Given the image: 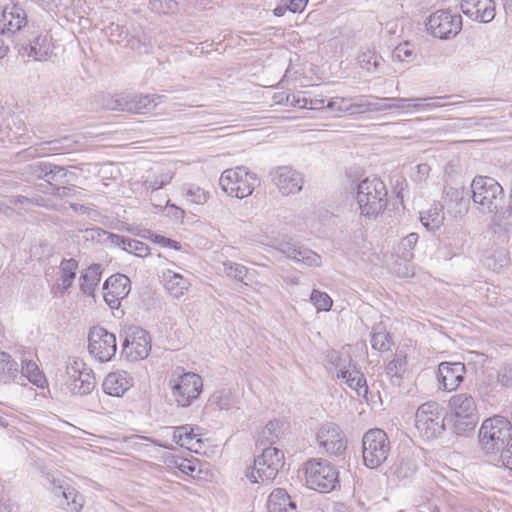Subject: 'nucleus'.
Masks as SVG:
<instances>
[{
  "mask_svg": "<svg viewBox=\"0 0 512 512\" xmlns=\"http://www.w3.org/2000/svg\"><path fill=\"white\" fill-rule=\"evenodd\" d=\"M472 200L479 213L492 215L490 228L495 234L505 235L512 229V221H505V194L493 178L476 176L471 183Z\"/></svg>",
  "mask_w": 512,
  "mask_h": 512,
  "instance_id": "nucleus-1",
  "label": "nucleus"
},
{
  "mask_svg": "<svg viewBox=\"0 0 512 512\" xmlns=\"http://www.w3.org/2000/svg\"><path fill=\"white\" fill-rule=\"evenodd\" d=\"M355 190V200L361 216L375 218L386 209L388 192L380 178L366 177L356 184Z\"/></svg>",
  "mask_w": 512,
  "mask_h": 512,
  "instance_id": "nucleus-2",
  "label": "nucleus"
},
{
  "mask_svg": "<svg viewBox=\"0 0 512 512\" xmlns=\"http://www.w3.org/2000/svg\"><path fill=\"white\" fill-rule=\"evenodd\" d=\"M512 438V424L503 416L486 419L479 431V442L486 454H495Z\"/></svg>",
  "mask_w": 512,
  "mask_h": 512,
  "instance_id": "nucleus-3",
  "label": "nucleus"
},
{
  "mask_svg": "<svg viewBox=\"0 0 512 512\" xmlns=\"http://www.w3.org/2000/svg\"><path fill=\"white\" fill-rule=\"evenodd\" d=\"M391 445L386 432L380 428L366 431L362 437L363 463L370 469L380 467L388 459Z\"/></svg>",
  "mask_w": 512,
  "mask_h": 512,
  "instance_id": "nucleus-4",
  "label": "nucleus"
},
{
  "mask_svg": "<svg viewBox=\"0 0 512 512\" xmlns=\"http://www.w3.org/2000/svg\"><path fill=\"white\" fill-rule=\"evenodd\" d=\"M219 185L231 197L243 199L250 196L259 179L255 173L248 171L244 166L226 169L220 176Z\"/></svg>",
  "mask_w": 512,
  "mask_h": 512,
  "instance_id": "nucleus-5",
  "label": "nucleus"
},
{
  "mask_svg": "<svg viewBox=\"0 0 512 512\" xmlns=\"http://www.w3.org/2000/svg\"><path fill=\"white\" fill-rule=\"evenodd\" d=\"M337 469L327 460L311 459L305 463V479L310 489L328 493L339 485Z\"/></svg>",
  "mask_w": 512,
  "mask_h": 512,
  "instance_id": "nucleus-6",
  "label": "nucleus"
},
{
  "mask_svg": "<svg viewBox=\"0 0 512 512\" xmlns=\"http://www.w3.org/2000/svg\"><path fill=\"white\" fill-rule=\"evenodd\" d=\"M284 454L281 450L268 446L254 459L252 469L246 473L252 483H270L283 465Z\"/></svg>",
  "mask_w": 512,
  "mask_h": 512,
  "instance_id": "nucleus-7",
  "label": "nucleus"
},
{
  "mask_svg": "<svg viewBox=\"0 0 512 512\" xmlns=\"http://www.w3.org/2000/svg\"><path fill=\"white\" fill-rule=\"evenodd\" d=\"M445 411L435 401L423 403L416 411L415 426L422 437L434 439L445 430Z\"/></svg>",
  "mask_w": 512,
  "mask_h": 512,
  "instance_id": "nucleus-8",
  "label": "nucleus"
},
{
  "mask_svg": "<svg viewBox=\"0 0 512 512\" xmlns=\"http://www.w3.org/2000/svg\"><path fill=\"white\" fill-rule=\"evenodd\" d=\"M67 389L74 395H87L95 388L94 373L87 364L79 358H69L66 362Z\"/></svg>",
  "mask_w": 512,
  "mask_h": 512,
  "instance_id": "nucleus-9",
  "label": "nucleus"
},
{
  "mask_svg": "<svg viewBox=\"0 0 512 512\" xmlns=\"http://www.w3.org/2000/svg\"><path fill=\"white\" fill-rule=\"evenodd\" d=\"M171 395L177 407H189L203 389V380L194 372H185L169 381Z\"/></svg>",
  "mask_w": 512,
  "mask_h": 512,
  "instance_id": "nucleus-10",
  "label": "nucleus"
},
{
  "mask_svg": "<svg viewBox=\"0 0 512 512\" xmlns=\"http://www.w3.org/2000/svg\"><path fill=\"white\" fill-rule=\"evenodd\" d=\"M86 239L96 240L101 243L110 244L119 247L122 250L137 257H147L150 254V248L145 243L131 239L122 235L108 232L102 228H91L85 230Z\"/></svg>",
  "mask_w": 512,
  "mask_h": 512,
  "instance_id": "nucleus-11",
  "label": "nucleus"
},
{
  "mask_svg": "<svg viewBox=\"0 0 512 512\" xmlns=\"http://www.w3.org/2000/svg\"><path fill=\"white\" fill-rule=\"evenodd\" d=\"M462 17L450 9H440L432 13L426 27L431 35L439 39H450L458 35L462 29Z\"/></svg>",
  "mask_w": 512,
  "mask_h": 512,
  "instance_id": "nucleus-12",
  "label": "nucleus"
},
{
  "mask_svg": "<svg viewBox=\"0 0 512 512\" xmlns=\"http://www.w3.org/2000/svg\"><path fill=\"white\" fill-rule=\"evenodd\" d=\"M89 353L99 362L110 361L116 354V336L101 326H94L88 335Z\"/></svg>",
  "mask_w": 512,
  "mask_h": 512,
  "instance_id": "nucleus-13",
  "label": "nucleus"
},
{
  "mask_svg": "<svg viewBox=\"0 0 512 512\" xmlns=\"http://www.w3.org/2000/svg\"><path fill=\"white\" fill-rule=\"evenodd\" d=\"M316 441L320 448L333 456L341 455L347 448V440L338 424L326 421L316 433Z\"/></svg>",
  "mask_w": 512,
  "mask_h": 512,
  "instance_id": "nucleus-14",
  "label": "nucleus"
},
{
  "mask_svg": "<svg viewBox=\"0 0 512 512\" xmlns=\"http://www.w3.org/2000/svg\"><path fill=\"white\" fill-rule=\"evenodd\" d=\"M337 368V378L345 380V383L356 391L358 396L365 397L368 394V386L364 374L357 369V365L352 363L351 358H338V361H332Z\"/></svg>",
  "mask_w": 512,
  "mask_h": 512,
  "instance_id": "nucleus-15",
  "label": "nucleus"
},
{
  "mask_svg": "<svg viewBox=\"0 0 512 512\" xmlns=\"http://www.w3.org/2000/svg\"><path fill=\"white\" fill-rule=\"evenodd\" d=\"M151 351V338L142 328L130 330L123 343V353L130 361L145 359Z\"/></svg>",
  "mask_w": 512,
  "mask_h": 512,
  "instance_id": "nucleus-16",
  "label": "nucleus"
},
{
  "mask_svg": "<svg viewBox=\"0 0 512 512\" xmlns=\"http://www.w3.org/2000/svg\"><path fill=\"white\" fill-rule=\"evenodd\" d=\"M272 183L279 192L288 196L301 191L304 180L302 174L290 166H280L270 172Z\"/></svg>",
  "mask_w": 512,
  "mask_h": 512,
  "instance_id": "nucleus-17",
  "label": "nucleus"
},
{
  "mask_svg": "<svg viewBox=\"0 0 512 512\" xmlns=\"http://www.w3.org/2000/svg\"><path fill=\"white\" fill-rule=\"evenodd\" d=\"M103 290L106 304L111 309H118L121 306V301L131 291V281L126 275L117 273L106 279Z\"/></svg>",
  "mask_w": 512,
  "mask_h": 512,
  "instance_id": "nucleus-18",
  "label": "nucleus"
},
{
  "mask_svg": "<svg viewBox=\"0 0 512 512\" xmlns=\"http://www.w3.org/2000/svg\"><path fill=\"white\" fill-rule=\"evenodd\" d=\"M54 50L52 36L44 31L33 37L29 43L21 45L18 52L22 57H28L34 61H46Z\"/></svg>",
  "mask_w": 512,
  "mask_h": 512,
  "instance_id": "nucleus-19",
  "label": "nucleus"
},
{
  "mask_svg": "<svg viewBox=\"0 0 512 512\" xmlns=\"http://www.w3.org/2000/svg\"><path fill=\"white\" fill-rule=\"evenodd\" d=\"M276 249L287 258L301 262L308 267H320L322 257L313 250L292 241H279Z\"/></svg>",
  "mask_w": 512,
  "mask_h": 512,
  "instance_id": "nucleus-20",
  "label": "nucleus"
},
{
  "mask_svg": "<svg viewBox=\"0 0 512 512\" xmlns=\"http://www.w3.org/2000/svg\"><path fill=\"white\" fill-rule=\"evenodd\" d=\"M465 365L461 362H442L438 367V380L440 388L445 391L455 390L464 380Z\"/></svg>",
  "mask_w": 512,
  "mask_h": 512,
  "instance_id": "nucleus-21",
  "label": "nucleus"
},
{
  "mask_svg": "<svg viewBox=\"0 0 512 512\" xmlns=\"http://www.w3.org/2000/svg\"><path fill=\"white\" fill-rule=\"evenodd\" d=\"M461 10L470 19L481 23H489L495 17L493 0H462Z\"/></svg>",
  "mask_w": 512,
  "mask_h": 512,
  "instance_id": "nucleus-22",
  "label": "nucleus"
},
{
  "mask_svg": "<svg viewBox=\"0 0 512 512\" xmlns=\"http://www.w3.org/2000/svg\"><path fill=\"white\" fill-rule=\"evenodd\" d=\"M449 406L457 418L466 419L467 425H474L476 421V404L474 398L467 393L452 396Z\"/></svg>",
  "mask_w": 512,
  "mask_h": 512,
  "instance_id": "nucleus-23",
  "label": "nucleus"
},
{
  "mask_svg": "<svg viewBox=\"0 0 512 512\" xmlns=\"http://www.w3.org/2000/svg\"><path fill=\"white\" fill-rule=\"evenodd\" d=\"M78 269V261L74 258L63 259L59 265V276L52 286L55 296H62L73 284Z\"/></svg>",
  "mask_w": 512,
  "mask_h": 512,
  "instance_id": "nucleus-24",
  "label": "nucleus"
},
{
  "mask_svg": "<svg viewBox=\"0 0 512 512\" xmlns=\"http://www.w3.org/2000/svg\"><path fill=\"white\" fill-rule=\"evenodd\" d=\"M27 23V15L25 11L15 5H5L2 10V35L14 34L24 27Z\"/></svg>",
  "mask_w": 512,
  "mask_h": 512,
  "instance_id": "nucleus-25",
  "label": "nucleus"
},
{
  "mask_svg": "<svg viewBox=\"0 0 512 512\" xmlns=\"http://www.w3.org/2000/svg\"><path fill=\"white\" fill-rule=\"evenodd\" d=\"M161 98L159 95H126L125 111L136 114L150 112L159 104Z\"/></svg>",
  "mask_w": 512,
  "mask_h": 512,
  "instance_id": "nucleus-26",
  "label": "nucleus"
},
{
  "mask_svg": "<svg viewBox=\"0 0 512 512\" xmlns=\"http://www.w3.org/2000/svg\"><path fill=\"white\" fill-rule=\"evenodd\" d=\"M132 386L125 372L109 373L102 384L103 391L111 396L120 397Z\"/></svg>",
  "mask_w": 512,
  "mask_h": 512,
  "instance_id": "nucleus-27",
  "label": "nucleus"
},
{
  "mask_svg": "<svg viewBox=\"0 0 512 512\" xmlns=\"http://www.w3.org/2000/svg\"><path fill=\"white\" fill-rule=\"evenodd\" d=\"M268 512H298L297 504L294 502L288 493L282 489L277 488L272 491L267 500Z\"/></svg>",
  "mask_w": 512,
  "mask_h": 512,
  "instance_id": "nucleus-28",
  "label": "nucleus"
},
{
  "mask_svg": "<svg viewBox=\"0 0 512 512\" xmlns=\"http://www.w3.org/2000/svg\"><path fill=\"white\" fill-rule=\"evenodd\" d=\"M173 440L179 446L195 453L199 452L202 444V440L199 438V435L194 433V429L189 425L174 428Z\"/></svg>",
  "mask_w": 512,
  "mask_h": 512,
  "instance_id": "nucleus-29",
  "label": "nucleus"
},
{
  "mask_svg": "<svg viewBox=\"0 0 512 512\" xmlns=\"http://www.w3.org/2000/svg\"><path fill=\"white\" fill-rule=\"evenodd\" d=\"M19 360L21 361V372L19 376V383L23 384V381L27 379L34 385L38 387H43V384L45 382V376L40 371L37 364L33 361H28L24 357V351L22 349H19Z\"/></svg>",
  "mask_w": 512,
  "mask_h": 512,
  "instance_id": "nucleus-30",
  "label": "nucleus"
},
{
  "mask_svg": "<svg viewBox=\"0 0 512 512\" xmlns=\"http://www.w3.org/2000/svg\"><path fill=\"white\" fill-rule=\"evenodd\" d=\"M101 276V265L96 263L90 265L79 277L80 290L88 296H94L95 289L101 280Z\"/></svg>",
  "mask_w": 512,
  "mask_h": 512,
  "instance_id": "nucleus-31",
  "label": "nucleus"
},
{
  "mask_svg": "<svg viewBox=\"0 0 512 512\" xmlns=\"http://www.w3.org/2000/svg\"><path fill=\"white\" fill-rule=\"evenodd\" d=\"M57 489L65 500L68 512H80L84 506V497L72 486L58 484Z\"/></svg>",
  "mask_w": 512,
  "mask_h": 512,
  "instance_id": "nucleus-32",
  "label": "nucleus"
},
{
  "mask_svg": "<svg viewBox=\"0 0 512 512\" xmlns=\"http://www.w3.org/2000/svg\"><path fill=\"white\" fill-rule=\"evenodd\" d=\"M63 142H70L68 137H64L59 140L41 142L33 147L26 150L29 157H38L48 155L50 152H56L62 149H71V144L60 145Z\"/></svg>",
  "mask_w": 512,
  "mask_h": 512,
  "instance_id": "nucleus-33",
  "label": "nucleus"
},
{
  "mask_svg": "<svg viewBox=\"0 0 512 512\" xmlns=\"http://www.w3.org/2000/svg\"><path fill=\"white\" fill-rule=\"evenodd\" d=\"M190 282L178 273L168 271L165 275V287L168 292L175 298H179L184 295L185 291L188 290Z\"/></svg>",
  "mask_w": 512,
  "mask_h": 512,
  "instance_id": "nucleus-34",
  "label": "nucleus"
},
{
  "mask_svg": "<svg viewBox=\"0 0 512 512\" xmlns=\"http://www.w3.org/2000/svg\"><path fill=\"white\" fill-rule=\"evenodd\" d=\"M356 60L362 69L368 73H375L378 71L382 57L374 49L367 48L358 53Z\"/></svg>",
  "mask_w": 512,
  "mask_h": 512,
  "instance_id": "nucleus-35",
  "label": "nucleus"
},
{
  "mask_svg": "<svg viewBox=\"0 0 512 512\" xmlns=\"http://www.w3.org/2000/svg\"><path fill=\"white\" fill-rule=\"evenodd\" d=\"M282 427L283 423L278 420L269 421L259 433L257 442L262 446L267 444L271 446L280 438Z\"/></svg>",
  "mask_w": 512,
  "mask_h": 512,
  "instance_id": "nucleus-36",
  "label": "nucleus"
},
{
  "mask_svg": "<svg viewBox=\"0 0 512 512\" xmlns=\"http://www.w3.org/2000/svg\"><path fill=\"white\" fill-rule=\"evenodd\" d=\"M18 351L19 349L14 352V356L8 352L2 351V374L10 380H15L19 383L21 365H19L16 360L17 358L19 359Z\"/></svg>",
  "mask_w": 512,
  "mask_h": 512,
  "instance_id": "nucleus-37",
  "label": "nucleus"
},
{
  "mask_svg": "<svg viewBox=\"0 0 512 512\" xmlns=\"http://www.w3.org/2000/svg\"><path fill=\"white\" fill-rule=\"evenodd\" d=\"M371 346L378 351H387L391 346V337L381 324L375 326L371 333Z\"/></svg>",
  "mask_w": 512,
  "mask_h": 512,
  "instance_id": "nucleus-38",
  "label": "nucleus"
},
{
  "mask_svg": "<svg viewBox=\"0 0 512 512\" xmlns=\"http://www.w3.org/2000/svg\"><path fill=\"white\" fill-rule=\"evenodd\" d=\"M223 267L225 275L229 278H233L239 282L244 283L245 285L248 284L245 281L246 279L251 280L248 268L242 264L226 261L223 263Z\"/></svg>",
  "mask_w": 512,
  "mask_h": 512,
  "instance_id": "nucleus-39",
  "label": "nucleus"
},
{
  "mask_svg": "<svg viewBox=\"0 0 512 512\" xmlns=\"http://www.w3.org/2000/svg\"><path fill=\"white\" fill-rule=\"evenodd\" d=\"M183 190L184 196L187 199V201L197 205L205 204L210 198L209 191H206L205 189L197 185H187L186 187L183 188Z\"/></svg>",
  "mask_w": 512,
  "mask_h": 512,
  "instance_id": "nucleus-40",
  "label": "nucleus"
},
{
  "mask_svg": "<svg viewBox=\"0 0 512 512\" xmlns=\"http://www.w3.org/2000/svg\"><path fill=\"white\" fill-rule=\"evenodd\" d=\"M510 258L504 249L496 250L485 260V266L492 271L499 272L502 268L509 265Z\"/></svg>",
  "mask_w": 512,
  "mask_h": 512,
  "instance_id": "nucleus-41",
  "label": "nucleus"
},
{
  "mask_svg": "<svg viewBox=\"0 0 512 512\" xmlns=\"http://www.w3.org/2000/svg\"><path fill=\"white\" fill-rule=\"evenodd\" d=\"M418 242V234L410 233L406 237L402 238L398 245V255L405 261H409L413 258V249Z\"/></svg>",
  "mask_w": 512,
  "mask_h": 512,
  "instance_id": "nucleus-42",
  "label": "nucleus"
},
{
  "mask_svg": "<svg viewBox=\"0 0 512 512\" xmlns=\"http://www.w3.org/2000/svg\"><path fill=\"white\" fill-rule=\"evenodd\" d=\"M443 219L442 211L437 207L430 209L426 215H422L420 218L422 224L428 230L438 229L442 225Z\"/></svg>",
  "mask_w": 512,
  "mask_h": 512,
  "instance_id": "nucleus-43",
  "label": "nucleus"
},
{
  "mask_svg": "<svg viewBox=\"0 0 512 512\" xmlns=\"http://www.w3.org/2000/svg\"><path fill=\"white\" fill-rule=\"evenodd\" d=\"M310 299L318 311H328L333 304L331 297L327 293L317 289L312 291Z\"/></svg>",
  "mask_w": 512,
  "mask_h": 512,
  "instance_id": "nucleus-44",
  "label": "nucleus"
},
{
  "mask_svg": "<svg viewBox=\"0 0 512 512\" xmlns=\"http://www.w3.org/2000/svg\"><path fill=\"white\" fill-rule=\"evenodd\" d=\"M415 52L413 46L404 42L395 47L392 57L400 62H411L414 59Z\"/></svg>",
  "mask_w": 512,
  "mask_h": 512,
  "instance_id": "nucleus-45",
  "label": "nucleus"
},
{
  "mask_svg": "<svg viewBox=\"0 0 512 512\" xmlns=\"http://www.w3.org/2000/svg\"><path fill=\"white\" fill-rule=\"evenodd\" d=\"M450 96H443V97H426V98H416L414 100L413 108L417 110L421 109H435L439 107L445 106V104L442 102L443 99L449 98Z\"/></svg>",
  "mask_w": 512,
  "mask_h": 512,
  "instance_id": "nucleus-46",
  "label": "nucleus"
},
{
  "mask_svg": "<svg viewBox=\"0 0 512 512\" xmlns=\"http://www.w3.org/2000/svg\"><path fill=\"white\" fill-rule=\"evenodd\" d=\"M102 107L107 110L125 111L126 95L118 94L115 96H103Z\"/></svg>",
  "mask_w": 512,
  "mask_h": 512,
  "instance_id": "nucleus-47",
  "label": "nucleus"
},
{
  "mask_svg": "<svg viewBox=\"0 0 512 512\" xmlns=\"http://www.w3.org/2000/svg\"><path fill=\"white\" fill-rule=\"evenodd\" d=\"M405 365H406L405 358L396 357L388 363V365L386 367V373L389 377L396 378L397 380H400L402 373L404 372Z\"/></svg>",
  "mask_w": 512,
  "mask_h": 512,
  "instance_id": "nucleus-48",
  "label": "nucleus"
},
{
  "mask_svg": "<svg viewBox=\"0 0 512 512\" xmlns=\"http://www.w3.org/2000/svg\"><path fill=\"white\" fill-rule=\"evenodd\" d=\"M465 190L463 186L459 187H453V186H446L444 188V202H450L459 204L464 199Z\"/></svg>",
  "mask_w": 512,
  "mask_h": 512,
  "instance_id": "nucleus-49",
  "label": "nucleus"
},
{
  "mask_svg": "<svg viewBox=\"0 0 512 512\" xmlns=\"http://www.w3.org/2000/svg\"><path fill=\"white\" fill-rule=\"evenodd\" d=\"M351 101H353V98L333 97L328 101L326 108L335 112L349 113V104Z\"/></svg>",
  "mask_w": 512,
  "mask_h": 512,
  "instance_id": "nucleus-50",
  "label": "nucleus"
},
{
  "mask_svg": "<svg viewBox=\"0 0 512 512\" xmlns=\"http://www.w3.org/2000/svg\"><path fill=\"white\" fill-rule=\"evenodd\" d=\"M211 401L220 410H228L232 404L231 393L225 390L218 391L215 394H213Z\"/></svg>",
  "mask_w": 512,
  "mask_h": 512,
  "instance_id": "nucleus-51",
  "label": "nucleus"
},
{
  "mask_svg": "<svg viewBox=\"0 0 512 512\" xmlns=\"http://www.w3.org/2000/svg\"><path fill=\"white\" fill-rule=\"evenodd\" d=\"M172 180V175L170 173H165L160 175L159 177H155L154 179H147L144 181V186L146 189H151L152 191H156L166 184L170 183Z\"/></svg>",
  "mask_w": 512,
  "mask_h": 512,
  "instance_id": "nucleus-52",
  "label": "nucleus"
},
{
  "mask_svg": "<svg viewBox=\"0 0 512 512\" xmlns=\"http://www.w3.org/2000/svg\"><path fill=\"white\" fill-rule=\"evenodd\" d=\"M152 9L163 14L174 13L177 9V2L174 0H154Z\"/></svg>",
  "mask_w": 512,
  "mask_h": 512,
  "instance_id": "nucleus-53",
  "label": "nucleus"
},
{
  "mask_svg": "<svg viewBox=\"0 0 512 512\" xmlns=\"http://www.w3.org/2000/svg\"><path fill=\"white\" fill-rule=\"evenodd\" d=\"M55 173L56 174H60V178H66L67 175H68V172H67V170L64 167L50 163V169L48 170V173H47V176L45 177V180L47 181V183H48V185L50 186L51 189L53 187H55L52 184V181H55V182L56 181H60V179L55 177Z\"/></svg>",
  "mask_w": 512,
  "mask_h": 512,
  "instance_id": "nucleus-54",
  "label": "nucleus"
},
{
  "mask_svg": "<svg viewBox=\"0 0 512 512\" xmlns=\"http://www.w3.org/2000/svg\"><path fill=\"white\" fill-rule=\"evenodd\" d=\"M353 100H357V102L352 103V101L349 104L350 111L349 114H362L369 112L368 109V99H366L365 96H359L353 98Z\"/></svg>",
  "mask_w": 512,
  "mask_h": 512,
  "instance_id": "nucleus-55",
  "label": "nucleus"
},
{
  "mask_svg": "<svg viewBox=\"0 0 512 512\" xmlns=\"http://www.w3.org/2000/svg\"><path fill=\"white\" fill-rule=\"evenodd\" d=\"M498 382L505 387H512V366H502L497 374Z\"/></svg>",
  "mask_w": 512,
  "mask_h": 512,
  "instance_id": "nucleus-56",
  "label": "nucleus"
},
{
  "mask_svg": "<svg viewBox=\"0 0 512 512\" xmlns=\"http://www.w3.org/2000/svg\"><path fill=\"white\" fill-rule=\"evenodd\" d=\"M285 104L292 107L308 108L307 97L300 94H286Z\"/></svg>",
  "mask_w": 512,
  "mask_h": 512,
  "instance_id": "nucleus-57",
  "label": "nucleus"
},
{
  "mask_svg": "<svg viewBox=\"0 0 512 512\" xmlns=\"http://www.w3.org/2000/svg\"><path fill=\"white\" fill-rule=\"evenodd\" d=\"M31 173L33 176L45 179L47 176L48 170L50 169V163L49 162H36L32 165H30Z\"/></svg>",
  "mask_w": 512,
  "mask_h": 512,
  "instance_id": "nucleus-58",
  "label": "nucleus"
},
{
  "mask_svg": "<svg viewBox=\"0 0 512 512\" xmlns=\"http://www.w3.org/2000/svg\"><path fill=\"white\" fill-rule=\"evenodd\" d=\"M154 243L160 245L161 247H166V248H172V249H175V250H180L181 249V244L178 242V241H175L173 239H170V238H166L162 235H158L155 233L154 237H153V241Z\"/></svg>",
  "mask_w": 512,
  "mask_h": 512,
  "instance_id": "nucleus-59",
  "label": "nucleus"
},
{
  "mask_svg": "<svg viewBox=\"0 0 512 512\" xmlns=\"http://www.w3.org/2000/svg\"><path fill=\"white\" fill-rule=\"evenodd\" d=\"M500 461L506 468L512 469V442L504 445L503 449H499Z\"/></svg>",
  "mask_w": 512,
  "mask_h": 512,
  "instance_id": "nucleus-60",
  "label": "nucleus"
},
{
  "mask_svg": "<svg viewBox=\"0 0 512 512\" xmlns=\"http://www.w3.org/2000/svg\"><path fill=\"white\" fill-rule=\"evenodd\" d=\"M414 100H416V98L390 97L385 101L392 102L393 109H405L408 107H413Z\"/></svg>",
  "mask_w": 512,
  "mask_h": 512,
  "instance_id": "nucleus-61",
  "label": "nucleus"
},
{
  "mask_svg": "<svg viewBox=\"0 0 512 512\" xmlns=\"http://www.w3.org/2000/svg\"><path fill=\"white\" fill-rule=\"evenodd\" d=\"M371 100H368L369 112L384 111L388 106H381V102H386L388 97L380 98L376 96H369Z\"/></svg>",
  "mask_w": 512,
  "mask_h": 512,
  "instance_id": "nucleus-62",
  "label": "nucleus"
},
{
  "mask_svg": "<svg viewBox=\"0 0 512 512\" xmlns=\"http://www.w3.org/2000/svg\"><path fill=\"white\" fill-rule=\"evenodd\" d=\"M284 1L288 5V10L291 11L292 13L302 12L308 3V0H284Z\"/></svg>",
  "mask_w": 512,
  "mask_h": 512,
  "instance_id": "nucleus-63",
  "label": "nucleus"
},
{
  "mask_svg": "<svg viewBox=\"0 0 512 512\" xmlns=\"http://www.w3.org/2000/svg\"><path fill=\"white\" fill-rule=\"evenodd\" d=\"M176 467L186 475H192L195 471V466L191 463V461L186 459H181L179 462H175Z\"/></svg>",
  "mask_w": 512,
  "mask_h": 512,
  "instance_id": "nucleus-64",
  "label": "nucleus"
}]
</instances>
